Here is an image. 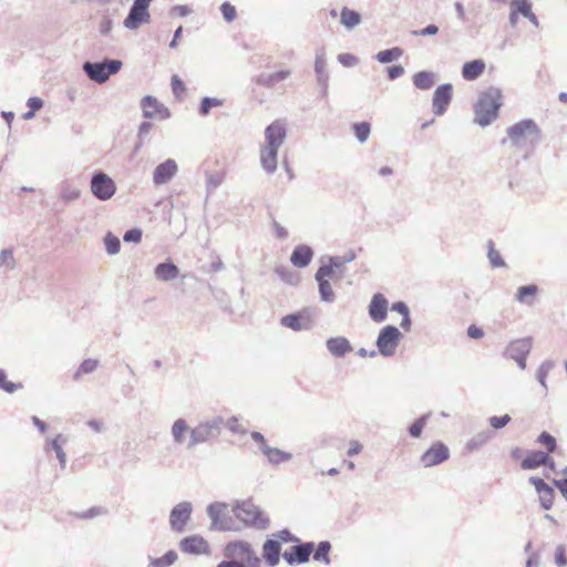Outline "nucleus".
<instances>
[{
  "mask_svg": "<svg viewBox=\"0 0 567 567\" xmlns=\"http://www.w3.org/2000/svg\"><path fill=\"white\" fill-rule=\"evenodd\" d=\"M412 80L416 89L429 90L435 83V74L431 71H420L413 75Z\"/></svg>",
  "mask_w": 567,
  "mask_h": 567,
  "instance_id": "f704fd0d",
  "label": "nucleus"
},
{
  "mask_svg": "<svg viewBox=\"0 0 567 567\" xmlns=\"http://www.w3.org/2000/svg\"><path fill=\"white\" fill-rule=\"evenodd\" d=\"M402 55L403 50L400 47H394L391 49L379 51L375 54L374 59L382 64H386L398 60Z\"/></svg>",
  "mask_w": 567,
  "mask_h": 567,
  "instance_id": "58836bf2",
  "label": "nucleus"
},
{
  "mask_svg": "<svg viewBox=\"0 0 567 567\" xmlns=\"http://www.w3.org/2000/svg\"><path fill=\"white\" fill-rule=\"evenodd\" d=\"M188 431V425L186 420L177 419L171 429L172 437L175 444L182 445L186 441V432Z\"/></svg>",
  "mask_w": 567,
  "mask_h": 567,
  "instance_id": "e433bc0d",
  "label": "nucleus"
},
{
  "mask_svg": "<svg viewBox=\"0 0 567 567\" xmlns=\"http://www.w3.org/2000/svg\"><path fill=\"white\" fill-rule=\"evenodd\" d=\"M315 550V543L306 542L291 546L287 549L282 557L290 566L301 565L309 561L312 551Z\"/></svg>",
  "mask_w": 567,
  "mask_h": 567,
  "instance_id": "ddd939ff",
  "label": "nucleus"
},
{
  "mask_svg": "<svg viewBox=\"0 0 567 567\" xmlns=\"http://www.w3.org/2000/svg\"><path fill=\"white\" fill-rule=\"evenodd\" d=\"M352 128H353L355 137L358 138V141L360 143H364L369 138L370 132H371L370 123H368V122L354 123Z\"/></svg>",
  "mask_w": 567,
  "mask_h": 567,
  "instance_id": "09e8293b",
  "label": "nucleus"
},
{
  "mask_svg": "<svg viewBox=\"0 0 567 567\" xmlns=\"http://www.w3.org/2000/svg\"><path fill=\"white\" fill-rule=\"evenodd\" d=\"M106 514H107L106 508L101 507V506H93L90 509H87L86 512L81 513L79 515V517L82 519H91L96 516H102V515H106Z\"/></svg>",
  "mask_w": 567,
  "mask_h": 567,
  "instance_id": "052dcab7",
  "label": "nucleus"
},
{
  "mask_svg": "<svg viewBox=\"0 0 567 567\" xmlns=\"http://www.w3.org/2000/svg\"><path fill=\"white\" fill-rule=\"evenodd\" d=\"M537 292L538 287L534 284L520 286L517 289L515 298L519 303L532 306L534 303V298L537 295Z\"/></svg>",
  "mask_w": 567,
  "mask_h": 567,
  "instance_id": "2f4dec72",
  "label": "nucleus"
},
{
  "mask_svg": "<svg viewBox=\"0 0 567 567\" xmlns=\"http://www.w3.org/2000/svg\"><path fill=\"white\" fill-rule=\"evenodd\" d=\"M312 257L313 251L309 246L299 245L293 248L290 261L296 267L305 268L311 262Z\"/></svg>",
  "mask_w": 567,
  "mask_h": 567,
  "instance_id": "bb28decb",
  "label": "nucleus"
},
{
  "mask_svg": "<svg viewBox=\"0 0 567 567\" xmlns=\"http://www.w3.org/2000/svg\"><path fill=\"white\" fill-rule=\"evenodd\" d=\"M0 266H4L8 269H13L16 260L11 249H2L0 252Z\"/></svg>",
  "mask_w": 567,
  "mask_h": 567,
  "instance_id": "13d9d810",
  "label": "nucleus"
},
{
  "mask_svg": "<svg viewBox=\"0 0 567 567\" xmlns=\"http://www.w3.org/2000/svg\"><path fill=\"white\" fill-rule=\"evenodd\" d=\"M507 136L512 144L520 148L527 143L536 145L542 140V131L532 118L522 120L518 123L507 127Z\"/></svg>",
  "mask_w": 567,
  "mask_h": 567,
  "instance_id": "7ed1b4c3",
  "label": "nucleus"
},
{
  "mask_svg": "<svg viewBox=\"0 0 567 567\" xmlns=\"http://www.w3.org/2000/svg\"><path fill=\"white\" fill-rule=\"evenodd\" d=\"M276 272L279 275V277L284 281H286L290 285H296L299 281V277L296 274L289 272L288 270H286L284 268H277Z\"/></svg>",
  "mask_w": 567,
  "mask_h": 567,
  "instance_id": "e2e57ef3",
  "label": "nucleus"
},
{
  "mask_svg": "<svg viewBox=\"0 0 567 567\" xmlns=\"http://www.w3.org/2000/svg\"><path fill=\"white\" fill-rule=\"evenodd\" d=\"M261 452L267 456L268 462L272 465H278L292 458L291 453L281 451L277 447H270L269 445L261 446Z\"/></svg>",
  "mask_w": 567,
  "mask_h": 567,
  "instance_id": "7c9ffc66",
  "label": "nucleus"
},
{
  "mask_svg": "<svg viewBox=\"0 0 567 567\" xmlns=\"http://www.w3.org/2000/svg\"><path fill=\"white\" fill-rule=\"evenodd\" d=\"M152 0H134L123 24L128 30H136L141 24L150 22L148 8Z\"/></svg>",
  "mask_w": 567,
  "mask_h": 567,
  "instance_id": "9d476101",
  "label": "nucleus"
},
{
  "mask_svg": "<svg viewBox=\"0 0 567 567\" xmlns=\"http://www.w3.org/2000/svg\"><path fill=\"white\" fill-rule=\"evenodd\" d=\"M227 504L221 502H215L208 505L207 514L212 520L210 529L214 530H237L238 527L230 516L225 512Z\"/></svg>",
  "mask_w": 567,
  "mask_h": 567,
  "instance_id": "1a4fd4ad",
  "label": "nucleus"
},
{
  "mask_svg": "<svg viewBox=\"0 0 567 567\" xmlns=\"http://www.w3.org/2000/svg\"><path fill=\"white\" fill-rule=\"evenodd\" d=\"M328 259L329 264L322 265L321 267H330L331 275H333L334 270L342 271L346 264L353 261L355 259V252L353 250H349L343 256H332Z\"/></svg>",
  "mask_w": 567,
  "mask_h": 567,
  "instance_id": "473e14b6",
  "label": "nucleus"
},
{
  "mask_svg": "<svg viewBox=\"0 0 567 567\" xmlns=\"http://www.w3.org/2000/svg\"><path fill=\"white\" fill-rule=\"evenodd\" d=\"M22 388L21 383H13L7 380V373L3 369H0V389L8 392L13 393L14 391Z\"/></svg>",
  "mask_w": 567,
  "mask_h": 567,
  "instance_id": "5fc2aeb1",
  "label": "nucleus"
},
{
  "mask_svg": "<svg viewBox=\"0 0 567 567\" xmlns=\"http://www.w3.org/2000/svg\"><path fill=\"white\" fill-rule=\"evenodd\" d=\"M99 367V361L95 359H85L82 361V363L79 365L78 370L75 371L73 375V380L78 381L81 379L83 374H89L94 372Z\"/></svg>",
  "mask_w": 567,
  "mask_h": 567,
  "instance_id": "c03bdc74",
  "label": "nucleus"
},
{
  "mask_svg": "<svg viewBox=\"0 0 567 567\" xmlns=\"http://www.w3.org/2000/svg\"><path fill=\"white\" fill-rule=\"evenodd\" d=\"M286 123L280 120L274 121L265 130V144L260 146V165L269 175L277 169L278 151L286 140Z\"/></svg>",
  "mask_w": 567,
  "mask_h": 567,
  "instance_id": "f257e3e1",
  "label": "nucleus"
},
{
  "mask_svg": "<svg viewBox=\"0 0 567 567\" xmlns=\"http://www.w3.org/2000/svg\"><path fill=\"white\" fill-rule=\"evenodd\" d=\"M64 443H66V437H64L62 434H58L56 437L51 440L49 443V446L55 452L62 470H64L66 466V454L62 447Z\"/></svg>",
  "mask_w": 567,
  "mask_h": 567,
  "instance_id": "4c0bfd02",
  "label": "nucleus"
},
{
  "mask_svg": "<svg viewBox=\"0 0 567 567\" xmlns=\"http://www.w3.org/2000/svg\"><path fill=\"white\" fill-rule=\"evenodd\" d=\"M241 563H244V567H260V558L256 555L254 549H251Z\"/></svg>",
  "mask_w": 567,
  "mask_h": 567,
  "instance_id": "338daca9",
  "label": "nucleus"
},
{
  "mask_svg": "<svg viewBox=\"0 0 567 567\" xmlns=\"http://www.w3.org/2000/svg\"><path fill=\"white\" fill-rule=\"evenodd\" d=\"M554 367H555V363L553 361L546 360L539 365V368L537 370V375H536L537 380L544 388L545 392H547L546 378H547L548 373L554 369Z\"/></svg>",
  "mask_w": 567,
  "mask_h": 567,
  "instance_id": "de8ad7c7",
  "label": "nucleus"
},
{
  "mask_svg": "<svg viewBox=\"0 0 567 567\" xmlns=\"http://www.w3.org/2000/svg\"><path fill=\"white\" fill-rule=\"evenodd\" d=\"M430 417V413H426L415 420L409 427V433L412 437H420L422 434V431L427 422V419Z\"/></svg>",
  "mask_w": 567,
  "mask_h": 567,
  "instance_id": "864d4df0",
  "label": "nucleus"
},
{
  "mask_svg": "<svg viewBox=\"0 0 567 567\" xmlns=\"http://www.w3.org/2000/svg\"><path fill=\"white\" fill-rule=\"evenodd\" d=\"M487 248H488L487 257H488V260H489L492 267H494V268L505 267L506 264H505L504 259L502 258L499 251L495 249L493 240L489 239L487 241Z\"/></svg>",
  "mask_w": 567,
  "mask_h": 567,
  "instance_id": "a18cd8bd",
  "label": "nucleus"
},
{
  "mask_svg": "<svg viewBox=\"0 0 567 567\" xmlns=\"http://www.w3.org/2000/svg\"><path fill=\"white\" fill-rule=\"evenodd\" d=\"M453 86L450 83L439 85L433 94L432 110L436 116H442L447 111L452 101Z\"/></svg>",
  "mask_w": 567,
  "mask_h": 567,
  "instance_id": "4468645a",
  "label": "nucleus"
},
{
  "mask_svg": "<svg viewBox=\"0 0 567 567\" xmlns=\"http://www.w3.org/2000/svg\"><path fill=\"white\" fill-rule=\"evenodd\" d=\"M280 323L293 331H303L311 328V319L306 312L286 315L280 319Z\"/></svg>",
  "mask_w": 567,
  "mask_h": 567,
  "instance_id": "aec40b11",
  "label": "nucleus"
},
{
  "mask_svg": "<svg viewBox=\"0 0 567 567\" xmlns=\"http://www.w3.org/2000/svg\"><path fill=\"white\" fill-rule=\"evenodd\" d=\"M193 513L190 502L184 501L175 505L169 513V527L175 533H184Z\"/></svg>",
  "mask_w": 567,
  "mask_h": 567,
  "instance_id": "f8f14e48",
  "label": "nucleus"
},
{
  "mask_svg": "<svg viewBox=\"0 0 567 567\" xmlns=\"http://www.w3.org/2000/svg\"><path fill=\"white\" fill-rule=\"evenodd\" d=\"M511 416L508 414H504L502 416H491L488 419L489 425L494 430H501L511 422Z\"/></svg>",
  "mask_w": 567,
  "mask_h": 567,
  "instance_id": "bf43d9fd",
  "label": "nucleus"
},
{
  "mask_svg": "<svg viewBox=\"0 0 567 567\" xmlns=\"http://www.w3.org/2000/svg\"><path fill=\"white\" fill-rule=\"evenodd\" d=\"M327 277H332L330 267H319L315 275L318 282L320 299L324 302H333L336 295Z\"/></svg>",
  "mask_w": 567,
  "mask_h": 567,
  "instance_id": "f3484780",
  "label": "nucleus"
},
{
  "mask_svg": "<svg viewBox=\"0 0 567 567\" xmlns=\"http://www.w3.org/2000/svg\"><path fill=\"white\" fill-rule=\"evenodd\" d=\"M172 91L175 97L182 100L184 97L186 86L182 79L178 75L172 76Z\"/></svg>",
  "mask_w": 567,
  "mask_h": 567,
  "instance_id": "6e6d98bb",
  "label": "nucleus"
},
{
  "mask_svg": "<svg viewBox=\"0 0 567 567\" xmlns=\"http://www.w3.org/2000/svg\"><path fill=\"white\" fill-rule=\"evenodd\" d=\"M338 61L347 68L353 66L357 64L358 59L353 54L350 53H341L338 55Z\"/></svg>",
  "mask_w": 567,
  "mask_h": 567,
  "instance_id": "774afa93",
  "label": "nucleus"
},
{
  "mask_svg": "<svg viewBox=\"0 0 567 567\" xmlns=\"http://www.w3.org/2000/svg\"><path fill=\"white\" fill-rule=\"evenodd\" d=\"M449 457V447L444 443L437 441L422 454L421 462L425 467H432L443 463Z\"/></svg>",
  "mask_w": 567,
  "mask_h": 567,
  "instance_id": "2eb2a0df",
  "label": "nucleus"
},
{
  "mask_svg": "<svg viewBox=\"0 0 567 567\" xmlns=\"http://www.w3.org/2000/svg\"><path fill=\"white\" fill-rule=\"evenodd\" d=\"M105 249L109 255H116L121 248L120 239L112 233H107L104 237Z\"/></svg>",
  "mask_w": 567,
  "mask_h": 567,
  "instance_id": "3c124183",
  "label": "nucleus"
},
{
  "mask_svg": "<svg viewBox=\"0 0 567 567\" xmlns=\"http://www.w3.org/2000/svg\"><path fill=\"white\" fill-rule=\"evenodd\" d=\"M555 563L558 567H565L567 565L566 548L564 545L556 547Z\"/></svg>",
  "mask_w": 567,
  "mask_h": 567,
  "instance_id": "0e129e2a",
  "label": "nucleus"
},
{
  "mask_svg": "<svg viewBox=\"0 0 567 567\" xmlns=\"http://www.w3.org/2000/svg\"><path fill=\"white\" fill-rule=\"evenodd\" d=\"M549 463V455L543 451H532L522 461V467L524 470H535L543 464Z\"/></svg>",
  "mask_w": 567,
  "mask_h": 567,
  "instance_id": "cd10ccee",
  "label": "nucleus"
},
{
  "mask_svg": "<svg viewBox=\"0 0 567 567\" xmlns=\"http://www.w3.org/2000/svg\"><path fill=\"white\" fill-rule=\"evenodd\" d=\"M485 70V62L481 59L466 62L462 66V76L467 81L478 79Z\"/></svg>",
  "mask_w": 567,
  "mask_h": 567,
  "instance_id": "c756f323",
  "label": "nucleus"
},
{
  "mask_svg": "<svg viewBox=\"0 0 567 567\" xmlns=\"http://www.w3.org/2000/svg\"><path fill=\"white\" fill-rule=\"evenodd\" d=\"M313 69L316 73L317 85L320 89L321 96L327 97L330 75L327 68V53L322 47L316 49Z\"/></svg>",
  "mask_w": 567,
  "mask_h": 567,
  "instance_id": "9b49d317",
  "label": "nucleus"
},
{
  "mask_svg": "<svg viewBox=\"0 0 567 567\" xmlns=\"http://www.w3.org/2000/svg\"><path fill=\"white\" fill-rule=\"evenodd\" d=\"M141 107L143 116L146 118H154L158 116L161 120H167L171 117L169 110L152 95H146L142 99Z\"/></svg>",
  "mask_w": 567,
  "mask_h": 567,
  "instance_id": "dca6fc26",
  "label": "nucleus"
},
{
  "mask_svg": "<svg viewBox=\"0 0 567 567\" xmlns=\"http://www.w3.org/2000/svg\"><path fill=\"white\" fill-rule=\"evenodd\" d=\"M226 426L233 433H239V434L247 433L246 429L239 424L238 419L236 416L228 419L226 422Z\"/></svg>",
  "mask_w": 567,
  "mask_h": 567,
  "instance_id": "69168bd1",
  "label": "nucleus"
},
{
  "mask_svg": "<svg viewBox=\"0 0 567 567\" xmlns=\"http://www.w3.org/2000/svg\"><path fill=\"white\" fill-rule=\"evenodd\" d=\"M224 182V174L216 172L206 175V190L208 194L218 188Z\"/></svg>",
  "mask_w": 567,
  "mask_h": 567,
  "instance_id": "8fccbe9b",
  "label": "nucleus"
},
{
  "mask_svg": "<svg viewBox=\"0 0 567 567\" xmlns=\"http://www.w3.org/2000/svg\"><path fill=\"white\" fill-rule=\"evenodd\" d=\"M178 171L177 163L168 158L158 164L153 172V183L156 186L167 184Z\"/></svg>",
  "mask_w": 567,
  "mask_h": 567,
  "instance_id": "a211bd4d",
  "label": "nucleus"
},
{
  "mask_svg": "<svg viewBox=\"0 0 567 567\" xmlns=\"http://www.w3.org/2000/svg\"><path fill=\"white\" fill-rule=\"evenodd\" d=\"M340 17L341 23L348 29H353L361 21V16L359 12L350 10L349 8L346 7L341 10Z\"/></svg>",
  "mask_w": 567,
  "mask_h": 567,
  "instance_id": "a19ab883",
  "label": "nucleus"
},
{
  "mask_svg": "<svg viewBox=\"0 0 567 567\" xmlns=\"http://www.w3.org/2000/svg\"><path fill=\"white\" fill-rule=\"evenodd\" d=\"M528 481L539 495L542 508L546 511L550 509L554 504V488L545 483V481L540 477L530 476Z\"/></svg>",
  "mask_w": 567,
  "mask_h": 567,
  "instance_id": "6ab92c4d",
  "label": "nucleus"
},
{
  "mask_svg": "<svg viewBox=\"0 0 567 567\" xmlns=\"http://www.w3.org/2000/svg\"><path fill=\"white\" fill-rule=\"evenodd\" d=\"M179 547L182 551L192 555L206 554L209 550L208 543L198 535L183 538L179 543Z\"/></svg>",
  "mask_w": 567,
  "mask_h": 567,
  "instance_id": "4be33fe9",
  "label": "nucleus"
},
{
  "mask_svg": "<svg viewBox=\"0 0 567 567\" xmlns=\"http://www.w3.org/2000/svg\"><path fill=\"white\" fill-rule=\"evenodd\" d=\"M251 545L247 542H231L226 545L224 555L231 560H244L246 556L251 551Z\"/></svg>",
  "mask_w": 567,
  "mask_h": 567,
  "instance_id": "b1692460",
  "label": "nucleus"
},
{
  "mask_svg": "<svg viewBox=\"0 0 567 567\" xmlns=\"http://www.w3.org/2000/svg\"><path fill=\"white\" fill-rule=\"evenodd\" d=\"M234 515L246 527H252L258 530L268 528L270 520L265 513L250 499L237 502L233 507Z\"/></svg>",
  "mask_w": 567,
  "mask_h": 567,
  "instance_id": "20e7f679",
  "label": "nucleus"
},
{
  "mask_svg": "<svg viewBox=\"0 0 567 567\" xmlns=\"http://www.w3.org/2000/svg\"><path fill=\"white\" fill-rule=\"evenodd\" d=\"M220 12L226 22H233L237 17L236 8L228 1L221 3Z\"/></svg>",
  "mask_w": 567,
  "mask_h": 567,
  "instance_id": "4d7b16f0",
  "label": "nucleus"
},
{
  "mask_svg": "<svg viewBox=\"0 0 567 567\" xmlns=\"http://www.w3.org/2000/svg\"><path fill=\"white\" fill-rule=\"evenodd\" d=\"M281 545L276 539H267L262 546V556L269 567H275L280 560Z\"/></svg>",
  "mask_w": 567,
  "mask_h": 567,
  "instance_id": "a878e982",
  "label": "nucleus"
},
{
  "mask_svg": "<svg viewBox=\"0 0 567 567\" xmlns=\"http://www.w3.org/2000/svg\"><path fill=\"white\" fill-rule=\"evenodd\" d=\"M155 277L162 281H171L179 275L178 267L172 261L161 262L154 269Z\"/></svg>",
  "mask_w": 567,
  "mask_h": 567,
  "instance_id": "c85d7f7f",
  "label": "nucleus"
},
{
  "mask_svg": "<svg viewBox=\"0 0 567 567\" xmlns=\"http://www.w3.org/2000/svg\"><path fill=\"white\" fill-rule=\"evenodd\" d=\"M402 338L403 334L395 326L383 327L375 341L379 353L385 358L392 357Z\"/></svg>",
  "mask_w": 567,
  "mask_h": 567,
  "instance_id": "0eeeda50",
  "label": "nucleus"
},
{
  "mask_svg": "<svg viewBox=\"0 0 567 567\" xmlns=\"http://www.w3.org/2000/svg\"><path fill=\"white\" fill-rule=\"evenodd\" d=\"M221 105H223V100L217 99V97L205 96L202 99L198 112L202 116H206L209 114V112L213 107H217V106H221Z\"/></svg>",
  "mask_w": 567,
  "mask_h": 567,
  "instance_id": "49530a36",
  "label": "nucleus"
},
{
  "mask_svg": "<svg viewBox=\"0 0 567 567\" xmlns=\"http://www.w3.org/2000/svg\"><path fill=\"white\" fill-rule=\"evenodd\" d=\"M326 346L328 351L336 358H342L352 351L351 343L346 337L330 338L327 340Z\"/></svg>",
  "mask_w": 567,
  "mask_h": 567,
  "instance_id": "393cba45",
  "label": "nucleus"
},
{
  "mask_svg": "<svg viewBox=\"0 0 567 567\" xmlns=\"http://www.w3.org/2000/svg\"><path fill=\"white\" fill-rule=\"evenodd\" d=\"M81 196V190L78 186L69 181H64L60 186V199L64 203L78 200Z\"/></svg>",
  "mask_w": 567,
  "mask_h": 567,
  "instance_id": "c9c22d12",
  "label": "nucleus"
},
{
  "mask_svg": "<svg viewBox=\"0 0 567 567\" xmlns=\"http://www.w3.org/2000/svg\"><path fill=\"white\" fill-rule=\"evenodd\" d=\"M82 68L90 80L101 84L121 70L122 61L115 59H105L101 62L86 61Z\"/></svg>",
  "mask_w": 567,
  "mask_h": 567,
  "instance_id": "423d86ee",
  "label": "nucleus"
},
{
  "mask_svg": "<svg viewBox=\"0 0 567 567\" xmlns=\"http://www.w3.org/2000/svg\"><path fill=\"white\" fill-rule=\"evenodd\" d=\"M92 195L99 200L111 199L116 193L115 182L103 171H95L90 181Z\"/></svg>",
  "mask_w": 567,
  "mask_h": 567,
  "instance_id": "6e6552de",
  "label": "nucleus"
},
{
  "mask_svg": "<svg viewBox=\"0 0 567 567\" xmlns=\"http://www.w3.org/2000/svg\"><path fill=\"white\" fill-rule=\"evenodd\" d=\"M502 104V90L495 86L488 87L480 94L478 100L474 105V122L482 127L488 126L497 118Z\"/></svg>",
  "mask_w": 567,
  "mask_h": 567,
  "instance_id": "f03ea898",
  "label": "nucleus"
},
{
  "mask_svg": "<svg viewBox=\"0 0 567 567\" xmlns=\"http://www.w3.org/2000/svg\"><path fill=\"white\" fill-rule=\"evenodd\" d=\"M493 437V433L491 431H482L475 434L467 443L466 449L468 451H474L485 445Z\"/></svg>",
  "mask_w": 567,
  "mask_h": 567,
  "instance_id": "79ce46f5",
  "label": "nucleus"
},
{
  "mask_svg": "<svg viewBox=\"0 0 567 567\" xmlns=\"http://www.w3.org/2000/svg\"><path fill=\"white\" fill-rule=\"evenodd\" d=\"M289 74H290V71H288V70H281V71H277L275 73H269V74L264 73L258 76L257 83L259 85H262L266 87H271L275 84L287 79L289 76Z\"/></svg>",
  "mask_w": 567,
  "mask_h": 567,
  "instance_id": "72a5a7b5",
  "label": "nucleus"
},
{
  "mask_svg": "<svg viewBox=\"0 0 567 567\" xmlns=\"http://www.w3.org/2000/svg\"><path fill=\"white\" fill-rule=\"evenodd\" d=\"M331 550V544L328 540L320 542L317 547H315L313 560L323 563L324 565H330L331 559L329 553Z\"/></svg>",
  "mask_w": 567,
  "mask_h": 567,
  "instance_id": "ea45409f",
  "label": "nucleus"
},
{
  "mask_svg": "<svg viewBox=\"0 0 567 567\" xmlns=\"http://www.w3.org/2000/svg\"><path fill=\"white\" fill-rule=\"evenodd\" d=\"M537 443L545 446L547 453H553L557 447L556 439L548 432L544 431L536 440Z\"/></svg>",
  "mask_w": 567,
  "mask_h": 567,
  "instance_id": "603ef678",
  "label": "nucleus"
},
{
  "mask_svg": "<svg viewBox=\"0 0 567 567\" xmlns=\"http://www.w3.org/2000/svg\"><path fill=\"white\" fill-rule=\"evenodd\" d=\"M123 239L126 243L137 244L142 240V230L140 228H131L125 231Z\"/></svg>",
  "mask_w": 567,
  "mask_h": 567,
  "instance_id": "680f3d73",
  "label": "nucleus"
},
{
  "mask_svg": "<svg viewBox=\"0 0 567 567\" xmlns=\"http://www.w3.org/2000/svg\"><path fill=\"white\" fill-rule=\"evenodd\" d=\"M532 349V338H522L513 340L505 348L503 355L508 359L527 357Z\"/></svg>",
  "mask_w": 567,
  "mask_h": 567,
  "instance_id": "412c9836",
  "label": "nucleus"
},
{
  "mask_svg": "<svg viewBox=\"0 0 567 567\" xmlns=\"http://www.w3.org/2000/svg\"><path fill=\"white\" fill-rule=\"evenodd\" d=\"M223 425L224 419L221 416H214L212 419L200 421L189 432V441L187 443V449H193L209 440L218 437L221 432Z\"/></svg>",
  "mask_w": 567,
  "mask_h": 567,
  "instance_id": "39448f33",
  "label": "nucleus"
},
{
  "mask_svg": "<svg viewBox=\"0 0 567 567\" xmlns=\"http://www.w3.org/2000/svg\"><path fill=\"white\" fill-rule=\"evenodd\" d=\"M177 558L178 556L175 550H168L162 557L151 558L150 567H169L177 560Z\"/></svg>",
  "mask_w": 567,
  "mask_h": 567,
  "instance_id": "37998d69",
  "label": "nucleus"
},
{
  "mask_svg": "<svg viewBox=\"0 0 567 567\" xmlns=\"http://www.w3.org/2000/svg\"><path fill=\"white\" fill-rule=\"evenodd\" d=\"M388 299L380 292L373 295L369 305V316L374 322H382L386 318Z\"/></svg>",
  "mask_w": 567,
  "mask_h": 567,
  "instance_id": "5701e85b",
  "label": "nucleus"
}]
</instances>
